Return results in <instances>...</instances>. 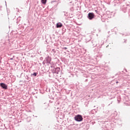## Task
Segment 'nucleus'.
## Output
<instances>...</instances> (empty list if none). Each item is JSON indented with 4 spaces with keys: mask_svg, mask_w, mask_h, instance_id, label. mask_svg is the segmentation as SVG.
Here are the masks:
<instances>
[{
    "mask_svg": "<svg viewBox=\"0 0 130 130\" xmlns=\"http://www.w3.org/2000/svg\"><path fill=\"white\" fill-rule=\"evenodd\" d=\"M62 49H64L65 50H67V49H68V48L64 47L62 48Z\"/></svg>",
    "mask_w": 130,
    "mask_h": 130,
    "instance_id": "6e6552de",
    "label": "nucleus"
},
{
    "mask_svg": "<svg viewBox=\"0 0 130 130\" xmlns=\"http://www.w3.org/2000/svg\"><path fill=\"white\" fill-rule=\"evenodd\" d=\"M116 83H118V81H117Z\"/></svg>",
    "mask_w": 130,
    "mask_h": 130,
    "instance_id": "9b49d317",
    "label": "nucleus"
},
{
    "mask_svg": "<svg viewBox=\"0 0 130 130\" xmlns=\"http://www.w3.org/2000/svg\"><path fill=\"white\" fill-rule=\"evenodd\" d=\"M10 59L11 60H13V58H11Z\"/></svg>",
    "mask_w": 130,
    "mask_h": 130,
    "instance_id": "9d476101",
    "label": "nucleus"
},
{
    "mask_svg": "<svg viewBox=\"0 0 130 130\" xmlns=\"http://www.w3.org/2000/svg\"><path fill=\"white\" fill-rule=\"evenodd\" d=\"M46 60L47 61V63H50V61H51V58L49 56H48L46 58Z\"/></svg>",
    "mask_w": 130,
    "mask_h": 130,
    "instance_id": "20e7f679",
    "label": "nucleus"
},
{
    "mask_svg": "<svg viewBox=\"0 0 130 130\" xmlns=\"http://www.w3.org/2000/svg\"><path fill=\"white\" fill-rule=\"evenodd\" d=\"M47 0H41V3L42 4H44V5H45L46 4V2Z\"/></svg>",
    "mask_w": 130,
    "mask_h": 130,
    "instance_id": "423d86ee",
    "label": "nucleus"
},
{
    "mask_svg": "<svg viewBox=\"0 0 130 130\" xmlns=\"http://www.w3.org/2000/svg\"><path fill=\"white\" fill-rule=\"evenodd\" d=\"M75 119L76 121H82L83 120V117L81 115H77L75 117Z\"/></svg>",
    "mask_w": 130,
    "mask_h": 130,
    "instance_id": "f257e3e1",
    "label": "nucleus"
},
{
    "mask_svg": "<svg viewBox=\"0 0 130 130\" xmlns=\"http://www.w3.org/2000/svg\"><path fill=\"white\" fill-rule=\"evenodd\" d=\"M62 27V24L60 22L57 23L56 24L57 28H61Z\"/></svg>",
    "mask_w": 130,
    "mask_h": 130,
    "instance_id": "39448f33",
    "label": "nucleus"
},
{
    "mask_svg": "<svg viewBox=\"0 0 130 130\" xmlns=\"http://www.w3.org/2000/svg\"><path fill=\"white\" fill-rule=\"evenodd\" d=\"M0 86L3 88V89H5V90L8 89V86L4 83H1Z\"/></svg>",
    "mask_w": 130,
    "mask_h": 130,
    "instance_id": "7ed1b4c3",
    "label": "nucleus"
},
{
    "mask_svg": "<svg viewBox=\"0 0 130 130\" xmlns=\"http://www.w3.org/2000/svg\"><path fill=\"white\" fill-rule=\"evenodd\" d=\"M31 75H32V76H34V77H36V76H37V73H34L33 74H31Z\"/></svg>",
    "mask_w": 130,
    "mask_h": 130,
    "instance_id": "0eeeda50",
    "label": "nucleus"
},
{
    "mask_svg": "<svg viewBox=\"0 0 130 130\" xmlns=\"http://www.w3.org/2000/svg\"><path fill=\"white\" fill-rule=\"evenodd\" d=\"M56 70H57V71H59L60 69H59V68H57Z\"/></svg>",
    "mask_w": 130,
    "mask_h": 130,
    "instance_id": "1a4fd4ad",
    "label": "nucleus"
},
{
    "mask_svg": "<svg viewBox=\"0 0 130 130\" xmlns=\"http://www.w3.org/2000/svg\"><path fill=\"white\" fill-rule=\"evenodd\" d=\"M94 16L95 15H94V13H89L88 15L87 18L89 19V20H92V19H94Z\"/></svg>",
    "mask_w": 130,
    "mask_h": 130,
    "instance_id": "f03ea898",
    "label": "nucleus"
}]
</instances>
